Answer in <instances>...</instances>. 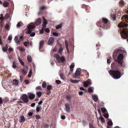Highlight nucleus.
Instances as JSON below:
<instances>
[{
	"label": "nucleus",
	"mask_w": 128,
	"mask_h": 128,
	"mask_svg": "<svg viewBox=\"0 0 128 128\" xmlns=\"http://www.w3.org/2000/svg\"><path fill=\"white\" fill-rule=\"evenodd\" d=\"M13 50V49L10 47L8 49V51L9 52H12Z\"/></svg>",
	"instance_id": "obj_41"
},
{
	"label": "nucleus",
	"mask_w": 128,
	"mask_h": 128,
	"mask_svg": "<svg viewBox=\"0 0 128 128\" xmlns=\"http://www.w3.org/2000/svg\"><path fill=\"white\" fill-rule=\"evenodd\" d=\"M92 98L94 101L95 102H96L98 100V96L96 95H93L92 96Z\"/></svg>",
	"instance_id": "obj_12"
},
{
	"label": "nucleus",
	"mask_w": 128,
	"mask_h": 128,
	"mask_svg": "<svg viewBox=\"0 0 128 128\" xmlns=\"http://www.w3.org/2000/svg\"><path fill=\"white\" fill-rule=\"evenodd\" d=\"M99 119L100 120H101V122H105L104 119L102 116V115L100 116L99 118Z\"/></svg>",
	"instance_id": "obj_24"
},
{
	"label": "nucleus",
	"mask_w": 128,
	"mask_h": 128,
	"mask_svg": "<svg viewBox=\"0 0 128 128\" xmlns=\"http://www.w3.org/2000/svg\"><path fill=\"white\" fill-rule=\"evenodd\" d=\"M53 35L55 36H58V33L56 32H53L52 33Z\"/></svg>",
	"instance_id": "obj_48"
},
{
	"label": "nucleus",
	"mask_w": 128,
	"mask_h": 128,
	"mask_svg": "<svg viewBox=\"0 0 128 128\" xmlns=\"http://www.w3.org/2000/svg\"><path fill=\"white\" fill-rule=\"evenodd\" d=\"M88 91L89 92L92 93L93 92V89L92 87H89L88 89Z\"/></svg>",
	"instance_id": "obj_26"
},
{
	"label": "nucleus",
	"mask_w": 128,
	"mask_h": 128,
	"mask_svg": "<svg viewBox=\"0 0 128 128\" xmlns=\"http://www.w3.org/2000/svg\"><path fill=\"white\" fill-rule=\"evenodd\" d=\"M63 51V49L62 48H60L58 52L60 54H61Z\"/></svg>",
	"instance_id": "obj_47"
},
{
	"label": "nucleus",
	"mask_w": 128,
	"mask_h": 128,
	"mask_svg": "<svg viewBox=\"0 0 128 128\" xmlns=\"http://www.w3.org/2000/svg\"><path fill=\"white\" fill-rule=\"evenodd\" d=\"M35 35V34L34 32H32L30 34V36L31 37L34 36Z\"/></svg>",
	"instance_id": "obj_46"
},
{
	"label": "nucleus",
	"mask_w": 128,
	"mask_h": 128,
	"mask_svg": "<svg viewBox=\"0 0 128 128\" xmlns=\"http://www.w3.org/2000/svg\"><path fill=\"white\" fill-rule=\"evenodd\" d=\"M22 99L23 101L25 103L28 102V96L26 94H24L22 96Z\"/></svg>",
	"instance_id": "obj_6"
},
{
	"label": "nucleus",
	"mask_w": 128,
	"mask_h": 128,
	"mask_svg": "<svg viewBox=\"0 0 128 128\" xmlns=\"http://www.w3.org/2000/svg\"><path fill=\"white\" fill-rule=\"evenodd\" d=\"M40 108L39 107H37L36 108V111L37 112H39L40 111Z\"/></svg>",
	"instance_id": "obj_49"
},
{
	"label": "nucleus",
	"mask_w": 128,
	"mask_h": 128,
	"mask_svg": "<svg viewBox=\"0 0 128 128\" xmlns=\"http://www.w3.org/2000/svg\"><path fill=\"white\" fill-rule=\"evenodd\" d=\"M36 118L37 119H38L40 118V115H36Z\"/></svg>",
	"instance_id": "obj_43"
},
{
	"label": "nucleus",
	"mask_w": 128,
	"mask_h": 128,
	"mask_svg": "<svg viewBox=\"0 0 128 128\" xmlns=\"http://www.w3.org/2000/svg\"><path fill=\"white\" fill-rule=\"evenodd\" d=\"M32 70L31 68L29 72V74L28 75V77L30 78L32 76Z\"/></svg>",
	"instance_id": "obj_27"
},
{
	"label": "nucleus",
	"mask_w": 128,
	"mask_h": 128,
	"mask_svg": "<svg viewBox=\"0 0 128 128\" xmlns=\"http://www.w3.org/2000/svg\"><path fill=\"white\" fill-rule=\"evenodd\" d=\"M80 74V72L78 70H76V71L75 74H73V77L74 78H76Z\"/></svg>",
	"instance_id": "obj_10"
},
{
	"label": "nucleus",
	"mask_w": 128,
	"mask_h": 128,
	"mask_svg": "<svg viewBox=\"0 0 128 128\" xmlns=\"http://www.w3.org/2000/svg\"><path fill=\"white\" fill-rule=\"evenodd\" d=\"M74 63H72L70 66V69H72L74 66Z\"/></svg>",
	"instance_id": "obj_38"
},
{
	"label": "nucleus",
	"mask_w": 128,
	"mask_h": 128,
	"mask_svg": "<svg viewBox=\"0 0 128 128\" xmlns=\"http://www.w3.org/2000/svg\"><path fill=\"white\" fill-rule=\"evenodd\" d=\"M12 37L11 36H9L8 37V40H12Z\"/></svg>",
	"instance_id": "obj_50"
},
{
	"label": "nucleus",
	"mask_w": 128,
	"mask_h": 128,
	"mask_svg": "<svg viewBox=\"0 0 128 128\" xmlns=\"http://www.w3.org/2000/svg\"><path fill=\"white\" fill-rule=\"evenodd\" d=\"M123 58V56L121 54H119L117 57V62L121 65H122V62L121 61L122 60Z\"/></svg>",
	"instance_id": "obj_4"
},
{
	"label": "nucleus",
	"mask_w": 128,
	"mask_h": 128,
	"mask_svg": "<svg viewBox=\"0 0 128 128\" xmlns=\"http://www.w3.org/2000/svg\"><path fill=\"white\" fill-rule=\"evenodd\" d=\"M103 116L106 118H108L109 117V115L108 113L104 114Z\"/></svg>",
	"instance_id": "obj_39"
},
{
	"label": "nucleus",
	"mask_w": 128,
	"mask_h": 128,
	"mask_svg": "<svg viewBox=\"0 0 128 128\" xmlns=\"http://www.w3.org/2000/svg\"><path fill=\"white\" fill-rule=\"evenodd\" d=\"M50 90H48L47 91L46 94L47 95H48L50 94Z\"/></svg>",
	"instance_id": "obj_61"
},
{
	"label": "nucleus",
	"mask_w": 128,
	"mask_h": 128,
	"mask_svg": "<svg viewBox=\"0 0 128 128\" xmlns=\"http://www.w3.org/2000/svg\"><path fill=\"white\" fill-rule=\"evenodd\" d=\"M65 44L66 46V48L67 49L68 52H69V49L68 47V44L66 40L65 41Z\"/></svg>",
	"instance_id": "obj_29"
},
{
	"label": "nucleus",
	"mask_w": 128,
	"mask_h": 128,
	"mask_svg": "<svg viewBox=\"0 0 128 128\" xmlns=\"http://www.w3.org/2000/svg\"><path fill=\"white\" fill-rule=\"evenodd\" d=\"M27 68L26 67H24V69L22 70V74L24 75H25L27 73Z\"/></svg>",
	"instance_id": "obj_16"
},
{
	"label": "nucleus",
	"mask_w": 128,
	"mask_h": 128,
	"mask_svg": "<svg viewBox=\"0 0 128 128\" xmlns=\"http://www.w3.org/2000/svg\"><path fill=\"white\" fill-rule=\"evenodd\" d=\"M109 74L112 76L115 79H118L121 77V72L118 70H110L109 72Z\"/></svg>",
	"instance_id": "obj_1"
},
{
	"label": "nucleus",
	"mask_w": 128,
	"mask_h": 128,
	"mask_svg": "<svg viewBox=\"0 0 128 128\" xmlns=\"http://www.w3.org/2000/svg\"><path fill=\"white\" fill-rule=\"evenodd\" d=\"M43 28H42L41 30L40 31V33L42 34H43L44 33V31L43 29Z\"/></svg>",
	"instance_id": "obj_60"
},
{
	"label": "nucleus",
	"mask_w": 128,
	"mask_h": 128,
	"mask_svg": "<svg viewBox=\"0 0 128 128\" xmlns=\"http://www.w3.org/2000/svg\"><path fill=\"white\" fill-rule=\"evenodd\" d=\"M44 43V42L42 40L41 41L40 43V48H41L43 45Z\"/></svg>",
	"instance_id": "obj_34"
},
{
	"label": "nucleus",
	"mask_w": 128,
	"mask_h": 128,
	"mask_svg": "<svg viewBox=\"0 0 128 128\" xmlns=\"http://www.w3.org/2000/svg\"><path fill=\"white\" fill-rule=\"evenodd\" d=\"M8 46L7 44H6L5 47H3L2 48V50L3 52H6L8 50Z\"/></svg>",
	"instance_id": "obj_28"
},
{
	"label": "nucleus",
	"mask_w": 128,
	"mask_h": 128,
	"mask_svg": "<svg viewBox=\"0 0 128 128\" xmlns=\"http://www.w3.org/2000/svg\"><path fill=\"white\" fill-rule=\"evenodd\" d=\"M28 42H25L24 43V46H28Z\"/></svg>",
	"instance_id": "obj_53"
},
{
	"label": "nucleus",
	"mask_w": 128,
	"mask_h": 128,
	"mask_svg": "<svg viewBox=\"0 0 128 128\" xmlns=\"http://www.w3.org/2000/svg\"><path fill=\"white\" fill-rule=\"evenodd\" d=\"M108 125L109 126H111L112 125L113 123L111 121H109L108 122Z\"/></svg>",
	"instance_id": "obj_40"
},
{
	"label": "nucleus",
	"mask_w": 128,
	"mask_h": 128,
	"mask_svg": "<svg viewBox=\"0 0 128 128\" xmlns=\"http://www.w3.org/2000/svg\"><path fill=\"white\" fill-rule=\"evenodd\" d=\"M25 83L26 84H28L29 83V82L28 80L25 81Z\"/></svg>",
	"instance_id": "obj_59"
},
{
	"label": "nucleus",
	"mask_w": 128,
	"mask_h": 128,
	"mask_svg": "<svg viewBox=\"0 0 128 128\" xmlns=\"http://www.w3.org/2000/svg\"><path fill=\"white\" fill-rule=\"evenodd\" d=\"M89 128H95L91 124H90Z\"/></svg>",
	"instance_id": "obj_64"
},
{
	"label": "nucleus",
	"mask_w": 128,
	"mask_h": 128,
	"mask_svg": "<svg viewBox=\"0 0 128 128\" xmlns=\"http://www.w3.org/2000/svg\"><path fill=\"white\" fill-rule=\"evenodd\" d=\"M28 115L29 116H31L32 115V112H29L28 114Z\"/></svg>",
	"instance_id": "obj_63"
},
{
	"label": "nucleus",
	"mask_w": 128,
	"mask_h": 128,
	"mask_svg": "<svg viewBox=\"0 0 128 128\" xmlns=\"http://www.w3.org/2000/svg\"><path fill=\"white\" fill-rule=\"evenodd\" d=\"M62 24H59L58 25V26H57L56 27V29H58L61 28V27H62Z\"/></svg>",
	"instance_id": "obj_37"
},
{
	"label": "nucleus",
	"mask_w": 128,
	"mask_h": 128,
	"mask_svg": "<svg viewBox=\"0 0 128 128\" xmlns=\"http://www.w3.org/2000/svg\"><path fill=\"white\" fill-rule=\"evenodd\" d=\"M42 86L44 88H46V83L45 82H42Z\"/></svg>",
	"instance_id": "obj_36"
},
{
	"label": "nucleus",
	"mask_w": 128,
	"mask_h": 128,
	"mask_svg": "<svg viewBox=\"0 0 128 128\" xmlns=\"http://www.w3.org/2000/svg\"><path fill=\"white\" fill-rule=\"evenodd\" d=\"M101 110L102 112L103 113H104L107 111V110L105 108H101Z\"/></svg>",
	"instance_id": "obj_35"
},
{
	"label": "nucleus",
	"mask_w": 128,
	"mask_h": 128,
	"mask_svg": "<svg viewBox=\"0 0 128 128\" xmlns=\"http://www.w3.org/2000/svg\"><path fill=\"white\" fill-rule=\"evenodd\" d=\"M65 110L66 112L69 113L70 111V106L68 103H66L65 104Z\"/></svg>",
	"instance_id": "obj_8"
},
{
	"label": "nucleus",
	"mask_w": 128,
	"mask_h": 128,
	"mask_svg": "<svg viewBox=\"0 0 128 128\" xmlns=\"http://www.w3.org/2000/svg\"><path fill=\"white\" fill-rule=\"evenodd\" d=\"M60 76L61 78H64V76L62 74H60Z\"/></svg>",
	"instance_id": "obj_58"
},
{
	"label": "nucleus",
	"mask_w": 128,
	"mask_h": 128,
	"mask_svg": "<svg viewBox=\"0 0 128 128\" xmlns=\"http://www.w3.org/2000/svg\"><path fill=\"white\" fill-rule=\"evenodd\" d=\"M28 95L29 96V98L31 100L34 99L35 96V94L32 93H29Z\"/></svg>",
	"instance_id": "obj_11"
},
{
	"label": "nucleus",
	"mask_w": 128,
	"mask_h": 128,
	"mask_svg": "<svg viewBox=\"0 0 128 128\" xmlns=\"http://www.w3.org/2000/svg\"><path fill=\"white\" fill-rule=\"evenodd\" d=\"M12 66L14 68H15L17 67L16 63L15 62H13V64L12 65Z\"/></svg>",
	"instance_id": "obj_32"
},
{
	"label": "nucleus",
	"mask_w": 128,
	"mask_h": 128,
	"mask_svg": "<svg viewBox=\"0 0 128 128\" xmlns=\"http://www.w3.org/2000/svg\"><path fill=\"white\" fill-rule=\"evenodd\" d=\"M13 84H14L18 86V81L16 80H13Z\"/></svg>",
	"instance_id": "obj_31"
},
{
	"label": "nucleus",
	"mask_w": 128,
	"mask_h": 128,
	"mask_svg": "<svg viewBox=\"0 0 128 128\" xmlns=\"http://www.w3.org/2000/svg\"><path fill=\"white\" fill-rule=\"evenodd\" d=\"M119 3H120V4L121 5H123L124 4V1H123V0H121L120 1Z\"/></svg>",
	"instance_id": "obj_45"
},
{
	"label": "nucleus",
	"mask_w": 128,
	"mask_h": 128,
	"mask_svg": "<svg viewBox=\"0 0 128 128\" xmlns=\"http://www.w3.org/2000/svg\"><path fill=\"white\" fill-rule=\"evenodd\" d=\"M124 48H119L117 50H115L114 52V53L116 54L118 52L120 53L124 52Z\"/></svg>",
	"instance_id": "obj_7"
},
{
	"label": "nucleus",
	"mask_w": 128,
	"mask_h": 128,
	"mask_svg": "<svg viewBox=\"0 0 128 128\" xmlns=\"http://www.w3.org/2000/svg\"><path fill=\"white\" fill-rule=\"evenodd\" d=\"M18 37L17 36H16L15 37V38H14V40L16 42V43L17 44H18L20 42V40H18Z\"/></svg>",
	"instance_id": "obj_18"
},
{
	"label": "nucleus",
	"mask_w": 128,
	"mask_h": 128,
	"mask_svg": "<svg viewBox=\"0 0 128 128\" xmlns=\"http://www.w3.org/2000/svg\"><path fill=\"white\" fill-rule=\"evenodd\" d=\"M25 118L24 116H21L20 117L19 122L20 123H21L24 122L25 120Z\"/></svg>",
	"instance_id": "obj_14"
},
{
	"label": "nucleus",
	"mask_w": 128,
	"mask_h": 128,
	"mask_svg": "<svg viewBox=\"0 0 128 128\" xmlns=\"http://www.w3.org/2000/svg\"><path fill=\"white\" fill-rule=\"evenodd\" d=\"M43 24H42V26L43 28H44L46 26V25L47 24L48 22L47 20L44 17H43Z\"/></svg>",
	"instance_id": "obj_13"
},
{
	"label": "nucleus",
	"mask_w": 128,
	"mask_h": 128,
	"mask_svg": "<svg viewBox=\"0 0 128 128\" xmlns=\"http://www.w3.org/2000/svg\"><path fill=\"white\" fill-rule=\"evenodd\" d=\"M18 59L19 60V61L20 63L23 66H24V63L20 59V57L18 56Z\"/></svg>",
	"instance_id": "obj_22"
},
{
	"label": "nucleus",
	"mask_w": 128,
	"mask_h": 128,
	"mask_svg": "<svg viewBox=\"0 0 128 128\" xmlns=\"http://www.w3.org/2000/svg\"><path fill=\"white\" fill-rule=\"evenodd\" d=\"M56 84H60L61 82V81L59 80H56Z\"/></svg>",
	"instance_id": "obj_51"
},
{
	"label": "nucleus",
	"mask_w": 128,
	"mask_h": 128,
	"mask_svg": "<svg viewBox=\"0 0 128 128\" xmlns=\"http://www.w3.org/2000/svg\"><path fill=\"white\" fill-rule=\"evenodd\" d=\"M102 22L106 24L108 22V20L106 18H103L102 19Z\"/></svg>",
	"instance_id": "obj_30"
},
{
	"label": "nucleus",
	"mask_w": 128,
	"mask_h": 128,
	"mask_svg": "<svg viewBox=\"0 0 128 128\" xmlns=\"http://www.w3.org/2000/svg\"><path fill=\"white\" fill-rule=\"evenodd\" d=\"M127 25L126 24H124L122 22H121L119 23L118 26L119 27H123L127 26Z\"/></svg>",
	"instance_id": "obj_15"
},
{
	"label": "nucleus",
	"mask_w": 128,
	"mask_h": 128,
	"mask_svg": "<svg viewBox=\"0 0 128 128\" xmlns=\"http://www.w3.org/2000/svg\"><path fill=\"white\" fill-rule=\"evenodd\" d=\"M17 49L18 50H20L21 51H22L23 50V48L21 47H18L17 48Z\"/></svg>",
	"instance_id": "obj_52"
},
{
	"label": "nucleus",
	"mask_w": 128,
	"mask_h": 128,
	"mask_svg": "<svg viewBox=\"0 0 128 128\" xmlns=\"http://www.w3.org/2000/svg\"><path fill=\"white\" fill-rule=\"evenodd\" d=\"M52 88V87L51 85H48L47 86V89L49 90H50Z\"/></svg>",
	"instance_id": "obj_42"
},
{
	"label": "nucleus",
	"mask_w": 128,
	"mask_h": 128,
	"mask_svg": "<svg viewBox=\"0 0 128 128\" xmlns=\"http://www.w3.org/2000/svg\"><path fill=\"white\" fill-rule=\"evenodd\" d=\"M111 59V57L110 58V59H108L107 60V62L108 63L110 64V60Z\"/></svg>",
	"instance_id": "obj_56"
},
{
	"label": "nucleus",
	"mask_w": 128,
	"mask_h": 128,
	"mask_svg": "<svg viewBox=\"0 0 128 128\" xmlns=\"http://www.w3.org/2000/svg\"><path fill=\"white\" fill-rule=\"evenodd\" d=\"M36 90H42L41 87L40 86H37L36 88Z\"/></svg>",
	"instance_id": "obj_44"
},
{
	"label": "nucleus",
	"mask_w": 128,
	"mask_h": 128,
	"mask_svg": "<svg viewBox=\"0 0 128 128\" xmlns=\"http://www.w3.org/2000/svg\"><path fill=\"white\" fill-rule=\"evenodd\" d=\"M20 80L21 82H22L23 78V76H20Z\"/></svg>",
	"instance_id": "obj_54"
},
{
	"label": "nucleus",
	"mask_w": 128,
	"mask_h": 128,
	"mask_svg": "<svg viewBox=\"0 0 128 128\" xmlns=\"http://www.w3.org/2000/svg\"><path fill=\"white\" fill-rule=\"evenodd\" d=\"M23 24V23L21 22H18L16 25V27L18 28H19Z\"/></svg>",
	"instance_id": "obj_19"
},
{
	"label": "nucleus",
	"mask_w": 128,
	"mask_h": 128,
	"mask_svg": "<svg viewBox=\"0 0 128 128\" xmlns=\"http://www.w3.org/2000/svg\"><path fill=\"white\" fill-rule=\"evenodd\" d=\"M122 34H123L126 36H128V32H126V31L124 30H122Z\"/></svg>",
	"instance_id": "obj_20"
},
{
	"label": "nucleus",
	"mask_w": 128,
	"mask_h": 128,
	"mask_svg": "<svg viewBox=\"0 0 128 128\" xmlns=\"http://www.w3.org/2000/svg\"><path fill=\"white\" fill-rule=\"evenodd\" d=\"M8 5L9 4L7 2H4L3 4V6L5 7H7Z\"/></svg>",
	"instance_id": "obj_33"
},
{
	"label": "nucleus",
	"mask_w": 128,
	"mask_h": 128,
	"mask_svg": "<svg viewBox=\"0 0 128 128\" xmlns=\"http://www.w3.org/2000/svg\"><path fill=\"white\" fill-rule=\"evenodd\" d=\"M54 42V38L52 37H50L48 42V44H53Z\"/></svg>",
	"instance_id": "obj_9"
},
{
	"label": "nucleus",
	"mask_w": 128,
	"mask_h": 128,
	"mask_svg": "<svg viewBox=\"0 0 128 128\" xmlns=\"http://www.w3.org/2000/svg\"><path fill=\"white\" fill-rule=\"evenodd\" d=\"M70 81L71 82L73 83H78L80 81L79 80H73L72 79H70Z\"/></svg>",
	"instance_id": "obj_21"
},
{
	"label": "nucleus",
	"mask_w": 128,
	"mask_h": 128,
	"mask_svg": "<svg viewBox=\"0 0 128 128\" xmlns=\"http://www.w3.org/2000/svg\"><path fill=\"white\" fill-rule=\"evenodd\" d=\"M91 82L90 80H88L84 82H83V86L85 87H88V85L91 84Z\"/></svg>",
	"instance_id": "obj_5"
},
{
	"label": "nucleus",
	"mask_w": 128,
	"mask_h": 128,
	"mask_svg": "<svg viewBox=\"0 0 128 128\" xmlns=\"http://www.w3.org/2000/svg\"><path fill=\"white\" fill-rule=\"evenodd\" d=\"M66 117L64 115H62L61 116V118L62 119H64Z\"/></svg>",
	"instance_id": "obj_57"
},
{
	"label": "nucleus",
	"mask_w": 128,
	"mask_h": 128,
	"mask_svg": "<svg viewBox=\"0 0 128 128\" xmlns=\"http://www.w3.org/2000/svg\"><path fill=\"white\" fill-rule=\"evenodd\" d=\"M27 26L28 30L26 32V34H28L31 33L32 31V30L33 28H35L34 24L32 23L28 24V25Z\"/></svg>",
	"instance_id": "obj_3"
},
{
	"label": "nucleus",
	"mask_w": 128,
	"mask_h": 128,
	"mask_svg": "<svg viewBox=\"0 0 128 128\" xmlns=\"http://www.w3.org/2000/svg\"><path fill=\"white\" fill-rule=\"evenodd\" d=\"M45 31L47 32H50V30L48 28H46L45 30Z\"/></svg>",
	"instance_id": "obj_55"
},
{
	"label": "nucleus",
	"mask_w": 128,
	"mask_h": 128,
	"mask_svg": "<svg viewBox=\"0 0 128 128\" xmlns=\"http://www.w3.org/2000/svg\"><path fill=\"white\" fill-rule=\"evenodd\" d=\"M42 92H36V94L38 96V98H40L41 96Z\"/></svg>",
	"instance_id": "obj_25"
},
{
	"label": "nucleus",
	"mask_w": 128,
	"mask_h": 128,
	"mask_svg": "<svg viewBox=\"0 0 128 128\" xmlns=\"http://www.w3.org/2000/svg\"><path fill=\"white\" fill-rule=\"evenodd\" d=\"M54 56L56 58V60L58 62H62L65 60V58L64 56H62L60 58L58 54H54Z\"/></svg>",
	"instance_id": "obj_2"
},
{
	"label": "nucleus",
	"mask_w": 128,
	"mask_h": 128,
	"mask_svg": "<svg viewBox=\"0 0 128 128\" xmlns=\"http://www.w3.org/2000/svg\"><path fill=\"white\" fill-rule=\"evenodd\" d=\"M80 89L81 90H86V89H84L82 87H80Z\"/></svg>",
	"instance_id": "obj_62"
},
{
	"label": "nucleus",
	"mask_w": 128,
	"mask_h": 128,
	"mask_svg": "<svg viewBox=\"0 0 128 128\" xmlns=\"http://www.w3.org/2000/svg\"><path fill=\"white\" fill-rule=\"evenodd\" d=\"M27 59L29 62H32V58L30 56H27Z\"/></svg>",
	"instance_id": "obj_23"
},
{
	"label": "nucleus",
	"mask_w": 128,
	"mask_h": 128,
	"mask_svg": "<svg viewBox=\"0 0 128 128\" xmlns=\"http://www.w3.org/2000/svg\"><path fill=\"white\" fill-rule=\"evenodd\" d=\"M41 20L40 18H38L35 24L36 25H38L41 23Z\"/></svg>",
	"instance_id": "obj_17"
}]
</instances>
